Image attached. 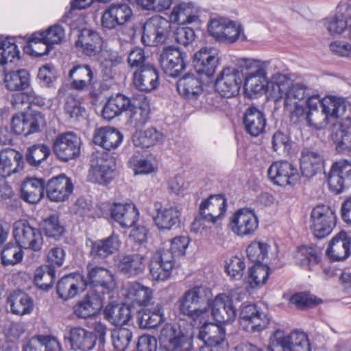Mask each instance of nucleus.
I'll return each instance as SVG.
<instances>
[{
	"mask_svg": "<svg viewBox=\"0 0 351 351\" xmlns=\"http://www.w3.org/2000/svg\"><path fill=\"white\" fill-rule=\"evenodd\" d=\"M272 93L276 100L284 99L285 108L292 117H301L306 108L302 100L308 97V87L302 83H293L286 75L276 73L272 77Z\"/></svg>",
	"mask_w": 351,
	"mask_h": 351,
	"instance_id": "obj_1",
	"label": "nucleus"
},
{
	"mask_svg": "<svg viewBox=\"0 0 351 351\" xmlns=\"http://www.w3.org/2000/svg\"><path fill=\"white\" fill-rule=\"evenodd\" d=\"M211 290L205 285H197L187 290L179 300V308L182 314L189 317L197 326L206 320L208 311L206 308H196L197 306L209 301Z\"/></svg>",
	"mask_w": 351,
	"mask_h": 351,
	"instance_id": "obj_2",
	"label": "nucleus"
},
{
	"mask_svg": "<svg viewBox=\"0 0 351 351\" xmlns=\"http://www.w3.org/2000/svg\"><path fill=\"white\" fill-rule=\"evenodd\" d=\"M350 107V104L342 97L329 96L322 99V110L313 112L305 110L304 117L308 124L316 129L325 128L331 121L341 118Z\"/></svg>",
	"mask_w": 351,
	"mask_h": 351,
	"instance_id": "obj_3",
	"label": "nucleus"
},
{
	"mask_svg": "<svg viewBox=\"0 0 351 351\" xmlns=\"http://www.w3.org/2000/svg\"><path fill=\"white\" fill-rule=\"evenodd\" d=\"M227 210V199L221 194L210 195L199 204V215L191 224L195 232L206 229L205 222L215 224L221 220Z\"/></svg>",
	"mask_w": 351,
	"mask_h": 351,
	"instance_id": "obj_4",
	"label": "nucleus"
},
{
	"mask_svg": "<svg viewBox=\"0 0 351 351\" xmlns=\"http://www.w3.org/2000/svg\"><path fill=\"white\" fill-rule=\"evenodd\" d=\"M244 295V292L237 289L228 293L217 294L213 300H209L208 306L215 320L220 324L232 322L236 317L234 301H241Z\"/></svg>",
	"mask_w": 351,
	"mask_h": 351,
	"instance_id": "obj_5",
	"label": "nucleus"
},
{
	"mask_svg": "<svg viewBox=\"0 0 351 351\" xmlns=\"http://www.w3.org/2000/svg\"><path fill=\"white\" fill-rule=\"evenodd\" d=\"M244 66L248 71L245 88L256 94L264 93L268 84L267 74L272 71L271 62L247 59L244 62Z\"/></svg>",
	"mask_w": 351,
	"mask_h": 351,
	"instance_id": "obj_6",
	"label": "nucleus"
},
{
	"mask_svg": "<svg viewBox=\"0 0 351 351\" xmlns=\"http://www.w3.org/2000/svg\"><path fill=\"white\" fill-rule=\"evenodd\" d=\"M90 169L88 173L90 181L100 184H107L112 178L115 169V160L104 151L93 152L90 158Z\"/></svg>",
	"mask_w": 351,
	"mask_h": 351,
	"instance_id": "obj_7",
	"label": "nucleus"
},
{
	"mask_svg": "<svg viewBox=\"0 0 351 351\" xmlns=\"http://www.w3.org/2000/svg\"><path fill=\"white\" fill-rule=\"evenodd\" d=\"M335 211L327 205H318L311 213L310 230L315 237L324 239L331 234L336 226Z\"/></svg>",
	"mask_w": 351,
	"mask_h": 351,
	"instance_id": "obj_8",
	"label": "nucleus"
},
{
	"mask_svg": "<svg viewBox=\"0 0 351 351\" xmlns=\"http://www.w3.org/2000/svg\"><path fill=\"white\" fill-rule=\"evenodd\" d=\"M158 339L165 351H190L192 347L191 336L179 326L171 324L162 327Z\"/></svg>",
	"mask_w": 351,
	"mask_h": 351,
	"instance_id": "obj_9",
	"label": "nucleus"
},
{
	"mask_svg": "<svg viewBox=\"0 0 351 351\" xmlns=\"http://www.w3.org/2000/svg\"><path fill=\"white\" fill-rule=\"evenodd\" d=\"M13 235L19 245L24 249L38 252L42 249L43 239L39 229L28 222L19 220L14 223Z\"/></svg>",
	"mask_w": 351,
	"mask_h": 351,
	"instance_id": "obj_10",
	"label": "nucleus"
},
{
	"mask_svg": "<svg viewBox=\"0 0 351 351\" xmlns=\"http://www.w3.org/2000/svg\"><path fill=\"white\" fill-rule=\"evenodd\" d=\"M171 31V23L167 19L155 16L149 19L143 26L142 42L147 46L164 43Z\"/></svg>",
	"mask_w": 351,
	"mask_h": 351,
	"instance_id": "obj_11",
	"label": "nucleus"
},
{
	"mask_svg": "<svg viewBox=\"0 0 351 351\" xmlns=\"http://www.w3.org/2000/svg\"><path fill=\"white\" fill-rule=\"evenodd\" d=\"M80 138L73 132L58 134L52 144L53 152L61 161L66 162L77 158L80 154Z\"/></svg>",
	"mask_w": 351,
	"mask_h": 351,
	"instance_id": "obj_12",
	"label": "nucleus"
},
{
	"mask_svg": "<svg viewBox=\"0 0 351 351\" xmlns=\"http://www.w3.org/2000/svg\"><path fill=\"white\" fill-rule=\"evenodd\" d=\"M160 63L166 75L176 77L186 69L187 55L178 47H166L160 53Z\"/></svg>",
	"mask_w": 351,
	"mask_h": 351,
	"instance_id": "obj_13",
	"label": "nucleus"
},
{
	"mask_svg": "<svg viewBox=\"0 0 351 351\" xmlns=\"http://www.w3.org/2000/svg\"><path fill=\"white\" fill-rule=\"evenodd\" d=\"M239 322L244 330L254 332L266 328L269 319L256 305L244 302L241 306Z\"/></svg>",
	"mask_w": 351,
	"mask_h": 351,
	"instance_id": "obj_14",
	"label": "nucleus"
},
{
	"mask_svg": "<svg viewBox=\"0 0 351 351\" xmlns=\"http://www.w3.org/2000/svg\"><path fill=\"white\" fill-rule=\"evenodd\" d=\"M230 227L232 232L239 237L252 236L258 227V217L253 210L241 208L231 217Z\"/></svg>",
	"mask_w": 351,
	"mask_h": 351,
	"instance_id": "obj_15",
	"label": "nucleus"
},
{
	"mask_svg": "<svg viewBox=\"0 0 351 351\" xmlns=\"http://www.w3.org/2000/svg\"><path fill=\"white\" fill-rule=\"evenodd\" d=\"M242 83L241 72L236 68L223 69L215 81L216 91L224 97L230 98L237 96Z\"/></svg>",
	"mask_w": 351,
	"mask_h": 351,
	"instance_id": "obj_16",
	"label": "nucleus"
},
{
	"mask_svg": "<svg viewBox=\"0 0 351 351\" xmlns=\"http://www.w3.org/2000/svg\"><path fill=\"white\" fill-rule=\"evenodd\" d=\"M269 180L280 186H294L299 181L298 169L287 161H276L267 170Z\"/></svg>",
	"mask_w": 351,
	"mask_h": 351,
	"instance_id": "obj_17",
	"label": "nucleus"
},
{
	"mask_svg": "<svg viewBox=\"0 0 351 351\" xmlns=\"http://www.w3.org/2000/svg\"><path fill=\"white\" fill-rule=\"evenodd\" d=\"M175 265L168 250L160 247L153 254L149 263V272L153 280L165 281L171 275Z\"/></svg>",
	"mask_w": 351,
	"mask_h": 351,
	"instance_id": "obj_18",
	"label": "nucleus"
},
{
	"mask_svg": "<svg viewBox=\"0 0 351 351\" xmlns=\"http://www.w3.org/2000/svg\"><path fill=\"white\" fill-rule=\"evenodd\" d=\"M87 285L93 287L95 291L103 294L110 293L116 282L112 272L101 266L87 265Z\"/></svg>",
	"mask_w": 351,
	"mask_h": 351,
	"instance_id": "obj_19",
	"label": "nucleus"
},
{
	"mask_svg": "<svg viewBox=\"0 0 351 351\" xmlns=\"http://www.w3.org/2000/svg\"><path fill=\"white\" fill-rule=\"evenodd\" d=\"M328 183L330 189L336 193L351 186V162L346 159L335 162L330 170Z\"/></svg>",
	"mask_w": 351,
	"mask_h": 351,
	"instance_id": "obj_20",
	"label": "nucleus"
},
{
	"mask_svg": "<svg viewBox=\"0 0 351 351\" xmlns=\"http://www.w3.org/2000/svg\"><path fill=\"white\" fill-rule=\"evenodd\" d=\"M276 341L273 351H311L308 337L302 332L294 331L288 335L277 332Z\"/></svg>",
	"mask_w": 351,
	"mask_h": 351,
	"instance_id": "obj_21",
	"label": "nucleus"
},
{
	"mask_svg": "<svg viewBox=\"0 0 351 351\" xmlns=\"http://www.w3.org/2000/svg\"><path fill=\"white\" fill-rule=\"evenodd\" d=\"M219 59L217 49L202 47L193 55V66L198 73L212 76L216 71Z\"/></svg>",
	"mask_w": 351,
	"mask_h": 351,
	"instance_id": "obj_22",
	"label": "nucleus"
},
{
	"mask_svg": "<svg viewBox=\"0 0 351 351\" xmlns=\"http://www.w3.org/2000/svg\"><path fill=\"white\" fill-rule=\"evenodd\" d=\"M86 286L87 280L84 276L79 273L70 274L58 281L56 291L59 298L68 300L83 291Z\"/></svg>",
	"mask_w": 351,
	"mask_h": 351,
	"instance_id": "obj_23",
	"label": "nucleus"
},
{
	"mask_svg": "<svg viewBox=\"0 0 351 351\" xmlns=\"http://www.w3.org/2000/svg\"><path fill=\"white\" fill-rule=\"evenodd\" d=\"M73 191L71 180L64 174L52 178L46 185L47 196L50 201L54 202L67 200Z\"/></svg>",
	"mask_w": 351,
	"mask_h": 351,
	"instance_id": "obj_24",
	"label": "nucleus"
},
{
	"mask_svg": "<svg viewBox=\"0 0 351 351\" xmlns=\"http://www.w3.org/2000/svg\"><path fill=\"white\" fill-rule=\"evenodd\" d=\"M147 267V256L140 252L125 254L117 264L119 271L128 278L141 276Z\"/></svg>",
	"mask_w": 351,
	"mask_h": 351,
	"instance_id": "obj_25",
	"label": "nucleus"
},
{
	"mask_svg": "<svg viewBox=\"0 0 351 351\" xmlns=\"http://www.w3.org/2000/svg\"><path fill=\"white\" fill-rule=\"evenodd\" d=\"M132 16V11L125 3L112 4L106 9L101 17L104 29H112L127 23Z\"/></svg>",
	"mask_w": 351,
	"mask_h": 351,
	"instance_id": "obj_26",
	"label": "nucleus"
},
{
	"mask_svg": "<svg viewBox=\"0 0 351 351\" xmlns=\"http://www.w3.org/2000/svg\"><path fill=\"white\" fill-rule=\"evenodd\" d=\"M68 77L71 80V87L77 91L93 88L95 86L94 74L87 64H77L69 71Z\"/></svg>",
	"mask_w": 351,
	"mask_h": 351,
	"instance_id": "obj_27",
	"label": "nucleus"
},
{
	"mask_svg": "<svg viewBox=\"0 0 351 351\" xmlns=\"http://www.w3.org/2000/svg\"><path fill=\"white\" fill-rule=\"evenodd\" d=\"M121 245L119 236L113 232L106 238L92 242L90 254L95 259H104L119 251Z\"/></svg>",
	"mask_w": 351,
	"mask_h": 351,
	"instance_id": "obj_28",
	"label": "nucleus"
},
{
	"mask_svg": "<svg viewBox=\"0 0 351 351\" xmlns=\"http://www.w3.org/2000/svg\"><path fill=\"white\" fill-rule=\"evenodd\" d=\"M134 84L141 91L150 92L159 84L157 69L152 64L145 65L134 73Z\"/></svg>",
	"mask_w": 351,
	"mask_h": 351,
	"instance_id": "obj_29",
	"label": "nucleus"
},
{
	"mask_svg": "<svg viewBox=\"0 0 351 351\" xmlns=\"http://www.w3.org/2000/svg\"><path fill=\"white\" fill-rule=\"evenodd\" d=\"M23 155L14 149H7L0 152V176L9 177L23 169Z\"/></svg>",
	"mask_w": 351,
	"mask_h": 351,
	"instance_id": "obj_30",
	"label": "nucleus"
},
{
	"mask_svg": "<svg viewBox=\"0 0 351 351\" xmlns=\"http://www.w3.org/2000/svg\"><path fill=\"white\" fill-rule=\"evenodd\" d=\"M351 238L344 231L339 232L330 241L326 254L332 261H343L351 254Z\"/></svg>",
	"mask_w": 351,
	"mask_h": 351,
	"instance_id": "obj_31",
	"label": "nucleus"
},
{
	"mask_svg": "<svg viewBox=\"0 0 351 351\" xmlns=\"http://www.w3.org/2000/svg\"><path fill=\"white\" fill-rule=\"evenodd\" d=\"M75 46L86 56H94L101 51L102 40L97 32L83 29L75 42Z\"/></svg>",
	"mask_w": 351,
	"mask_h": 351,
	"instance_id": "obj_32",
	"label": "nucleus"
},
{
	"mask_svg": "<svg viewBox=\"0 0 351 351\" xmlns=\"http://www.w3.org/2000/svg\"><path fill=\"white\" fill-rule=\"evenodd\" d=\"M243 122L245 131L256 137L265 132L267 120L262 111L250 106L245 112Z\"/></svg>",
	"mask_w": 351,
	"mask_h": 351,
	"instance_id": "obj_33",
	"label": "nucleus"
},
{
	"mask_svg": "<svg viewBox=\"0 0 351 351\" xmlns=\"http://www.w3.org/2000/svg\"><path fill=\"white\" fill-rule=\"evenodd\" d=\"M324 163L323 156L319 151L304 149L300 158V169L303 176L312 178L320 171Z\"/></svg>",
	"mask_w": 351,
	"mask_h": 351,
	"instance_id": "obj_34",
	"label": "nucleus"
},
{
	"mask_svg": "<svg viewBox=\"0 0 351 351\" xmlns=\"http://www.w3.org/2000/svg\"><path fill=\"white\" fill-rule=\"evenodd\" d=\"M123 140V135L116 129L104 127L95 130L93 142L106 150L117 148Z\"/></svg>",
	"mask_w": 351,
	"mask_h": 351,
	"instance_id": "obj_35",
	"label": "nucleus"
},
{
	"mask_svg": "<svg viewBox=\"0 0 351 351\" xmlns=\"http://www.w3.org/2000/svg\"><path fill=\"white\" fill-rule=\"evenodd\" d=\"M111 217L121 227L130 228L138 220V211L133 204H116L111 209Z\"/></svg>",
	"mask_w": 351,
	"mask_h": 351,
	"instance_id": "obj_36",
	"label": "nucleus"
},
{
	"mask_svg": "<svg viewBox=\"0 0 351 351\" xmlns=\"http://www.w3.org/2000/svg\"><path fill=\"white\" fill-rule=\"evenodd\" d=\"M7 304L12 314L20 316L30 314L34 307L32 298L20 291L10 293L7 298Z\"/></svg>",
	"mask_w": 351,
	"mask_h": 351,
	"instance_id": "obj_37",
	"label": "nucleus"
},
{
	"mask_svg": "<svg viewBox=\"0 0 351 351\" xmlns=\"http://www.w3.org/2000/svg\"><path fill=\"white\" fill-rule=\"evenodd\" d=\"M205 322L199 328L198 338L204 342V346H219L225 340L224 328L219 324Z\"/></svg>",
	"mask_w": 351,
	"mask_h": 351,
	"instance_id": "obj_38",
	"label": "nucleus"
},
{
	"mask_svg": "<svg viewBox=\"0 0 351 351\" xmlns=\"http://www.w3.org/2000/svg\"><path fill=\"white\" fill-rule=\"evenodd\" d=\"M103 305L102 298L96 294L88 293L73 307L75 315L80 318L95 315Z\"/></svg>",
	"mask_w": 351,
	"mask_h": 351,
	"instance_id": "obj_39",
	"label": "nucleus"
},
{
	"mask_svg": "<svg viewBox=\"0 0 351 351\" xmlns=\"http://www.w3.org/2000/svg\"><path fill=\"white\" fill-rule=\"evenodd\" d=\"M181 212L176 206H169L157 210L154 221L159 230H170L180 222Z\"/></svg>",
	"mask_w": 351,
	"mask_h": 351,
	"instance_id": "obj_40",
	"label": "nucleus"
},
{
	"mask_svg": "<svg viewBox=\"0 0 351 351\" xmlns=\"http://www.w3.org/2000/svg\"><path fill=\"white\" fill-rule=\"evenodd\" d=\"M45 186L43 179L28 178L21 186V198L29 203L36 204L43 197Z\"/></svg>",
	"mask_w": 351,
	"mask_h": 351,
	"instance_id": "obj_41",
	"label": "nucleus"
},
{
	"mask_svg": "<svg viewBox=\"0 0 351 351\" xmlns=\"http://www.w3.org/2000/svg\"><path fill=\"white\" fill-rule=\"evenodd\" d=\"M103 313L106 319L115 326L126 324L132 317L128 306L114 302L108 304Z\"/></svg>",
	"mask_w": 351,
	"mask_h": 351,
	"instance_id": "obj_42",
	"label": "nucleus"
},
{
	"mask_svg": "<svg viewBox=\"0 0 351 351\" xmlns=\"http://www.w3.org/2000/svg\"><path fill=\"white\" fill-rule=\"evenodd\" d=\"M125 295L133 304L146 306L153 298V291L140 282H132L127 285Z\"/></svg>",
	"mask_w": 351,
	"mask_h": 351,
	"instance_id": "obj_43",
	"label": "nucleus"
},
{
	"mask_svg": "<svg viewBox=\"0 0 351 351\" xmlns=\"http://www.w3.org/2000/svg\"><path fill=\"white\" fill-rule=\"evenodd\" d=\"M69 341L73 350L88 351L95 345L96 338L92 332L82 328L76 327L70 330Z\"/></svg>",
	"mask_w": 351,
	"mask_h": 351,
	"instance_id": "obj_44",
	"label": "nucleus"
},
{
	"mask_svg": "<svg viewBox=\"0 0 351 351\" xmlns=\"http://www.w3.org/2000/svg\"><path fill=\"white\" fill-rule=\"evenodd\" d=\"M129 106L130 98L122 94H117L108 99L103 108L101 115L104 119L110 121L125 112Z\"/></svg>",
	"mask_w": 351,
	"mask_h": 351,
	"instance_id": "obj_45",
	"label": "nucleus"
},
{
	"mask_svg": "<svg viewBox=\"0 0 351 351\" xmlns=\"http://www.w3.org/2000/svg\"><path fill=\"white\" fill-rule=\"evenodd\" d=\"M177 90L188 99L196 97L202 93V82L195 75L186 73L178 80Z\"/></svg>",
	"mask_w": 351,
	"mask_h": 351,
	"instance_id": "obj_46",
	"label": "nucleus"
},
{
	"mask_svg": "<svg viewBox=\"0 0 351 351\" xmlns=\"http://www.w3.org/2000/svg\"><path fill=\"white\" fill-rule=\"evenodd\" d=\"M169 18L180 25L191 23L198 19V12L191 4L183 3L173 7Z\"/></svg>",
	"mask_w": 351,
	"mask_h": 351,
	"instance_id": "obj_47",
	"label": "nucleus"
},
{
	"mask_svg": "<svg viewBox=\"0 0 351 351\" xmlns=\"http://www.w3.org/2000/svg\"><path fill=\"white\" fill-rule=\"evenodd\" d=\"M65 38V29L60 24L49 27L45 31L34 32V40H44L51 48L53 45L62 43Z\"/></svg>",
	"mask_w": 351,
	"mask_h": 351,
	"instance_id": "obj_48",
	"label": "nucleus"
},
{
	"mask_svg": "<svg viewBox=\"0 0 351 351\" xmlns=\"http://www.w3.org/2000/svg\"><path fill=\"white\" fill-rule=\"evenodd\" d=\"M4 81L6 88L10 91L25 90L30 84L29 74L25 69L5 73Z\"/></svg>",
	"mask_w": 351,
	"mask_h": 351,
	"instance_id": "obj_49",
	"label": "nucleus"
},
{
	"mask_svg": "<svg viewBox=\"0 0 351 351\" xmlns=\"http://www.w3.org/2000/svg\"><path fill=\"white\" fill-rule=\"evenodd\" d=\"M132 140L137 147H150L163 141V134L155 128H151L145 130L136 132Z\"/></svg>",
	"mask_w": 351,
	"mask_h": 351,
	"instance_id": "obj_50",
	"label": "nucleus"
},
{
	"mask_svg": "<svg viewBox=\"0 0 351 351\" xmlns=\"http://www.w3.org/2000/svg\"><path fill=\"white\" fill-rule=\"evenodd\" d=\"M20 51L14 38H0V64L5 65L19 60Z\"/></svg>",
	"mask_w": 351,
	"mask_h": 351,
	"instance_id": "obj_51",
	"label": "nucleus"
},
{
	"mask_svg": "<svg viewBox=\"0 0 351 351\" xmlns=\"http://www.w3.org/2000/svg\"><path fill=\"white\" fill-rule=\"evenodd\" d=\"M56 279V271L49 265H42L37 268L34 275L36 285L40 289H51Z\"/></svg>",
	"mask_w": 351,
	"mask_h": 351,
	"instance_id": "obj_52",
	"label": "nucleus"
},
{
	"mask_svg": "<svg viewBox=\"0 0 351 351\" xmlns=\"http://www.w3.org/2000/svg\"><path fill=\"white\" fill-rule=\"evenodd\" d=\"M50 154L51 149L49 146L43 143H38L28 147L25 158L31 166L38 167Z\"/></svg>",
	"mask_w": 351,
	"mask_h": 351,
	"instance_id": "obj_53",
	"label": "nucleus"
},
{
	"mask_svg": "<svg viewBox=\"0 0 351 351\" xmlns=\"http://www.w3.org/2000/svg\"><path fill=\"white\" fill-rule=\"evenodd\" d=\"M269 267L266 265L256 264L249 269L247 282L252 289L263 286L269 277Z\"/></svg>",
	"mask_w": 351,
	"mask_h": 351,
	"instance_id": "obj_54",
	"label": "nucleus"
},
{
	"mask_svg": "<svg viewBox=\"0 0 351 351\" xmlns=\"http://www.w3.org/2000/svg\"><path fill=\"white\" fill-rule=\"evenodd\" d=\"M337 147L340 151H351V118L347 116L340 123L337 132Z\"/></svg>",
	"mask_w": 351,
	"mask_h": 351,
	"instance_id": "obj_55",
	"label": "nucleus"
},
{
	"mask_svg": "<svg viewBox=\"0 0 351 351\" xmlns=\"http://www.w3.org/2000/svg\"><path fill=\"white\" fill-rule=\"evenodd\" d=\"M129 121L135 127L144 125L149 118V110L147 108L138 106L135 101L130 99V106L127 108L126 112Z\"/></svg>",
	"mask_w": 351,
	"mask_h": 351,
	"instance_id": "obj_56",
	"label": "nucleus"
},
{
	"mask_svg": "<svg viewBox=\"0 0 351 351\" xmlns=\"http://www.w3.org/2000/svg\"><path fill=\"white\" fill-rule=\"evenodd\" d=\"M296 261L303 267L311 269L319 261L317 250L312 247L301 246L295 255Z\"/></svg>",
	"mask_w": 351,
	"mask_h": 351,
	"instance_id": "obj_57",
	"label": "nucleus"
},
{
	"mask_svg": "<svg viewBox=\"0 0 351 351\" xmlns=\"http://www.w3.org/2000/svg\"><path fill=\"white\" fill-rule=\"evenodd\" d=\"M24 136L40 131V128L45 125V116L41 112H32L24 114Z\"/></svg>",
	"mask_w": 351,
	"mask_h": 351,
	"instance_id": "obj_58",
	"label": "nucleus"
},
{
	"mask_svg": "<svg viewBox=\"0 0 351 351\" xmlns=\"http://www.w3.org/2000/svg\"><path fill=\"white\" fill-rule=\"evenodd\" d=\"M1 263L3 265H14L21 261L23 252L19 244L8 243L1 254Z\"/></svg>",
	"mask_w": 351,
	"mask_h": 351,
	"instance_id": "obj_59",
	"label": "nucleus"
},
{
	"mask_svg": "<svg viewBox=\"0 0 351 351\" xmlns=\"http://www.w3.org/2000/svg\"><path fill=\"white\" fill-rule=\"evenodd\" d=\"M269 245L264 242L254 241L247 247V256L252 262L261 263L268 254Z\"/></svg>",
	"mask_w": 351,
	"mask_h": 351,
	"instance_id": "obj_60",
	"label": "nucleus"
},
{
	"mask_svg": "<svg viewBox=\"0 0 351 351\" xmlns=\"http://www.w3.org/2000/svg\"><path fill=\"white\" fill-rule=\"evenodd\" d=\"M111 337L114 349L117 351H124L130 343L132 333L126 328H120L112 332Z\"/></svg>",
	"mask_w": 351,
	"mask_h": 351,
	"instance_id": "obj_61",
	"label": "nucleus"
},
{
	"mask_svg": "<svg viewBox=\"0 0 351 351\" xmlns=\"http://www.w3.org/2000/svg\"><path fill=\"white\" fill-rule=\"evenodd\" d=\"M350 19H347L343 15H336L327 19L325 25L328 33L332 36L341 34L345 30L348 31Z\"/></svg>",
	"mask_w": 351,
	"mask_h": 351,
	"instance_id": "obj_62",
	"label": "nucleus"
},
{
	"mask_svg": "<svg viewBox=\"0 0 351 351\" xmlns=\"http://www.w3.org/2000/svg\"><path fill=\"white\" fill-rule=\"evenodd\" d=\"M223 37L221 42L226 43H234L239 38L245 39L242 26L230 20H229V23L226 25Z\"/></svg>",
	"mask_w": 351,
	"mask_h": 351,
	"instance_id": "obj_63",
	"label": "nucleus"
},
{
	"mask_svg": "<svg viewBox=\"0 0 351 351\" xmlns=\"http://www.w3.org/2000/svg\"><path fill=\"white\" fill-rule=\"evenodd\" d=\"M271 145L274 152L286 154L291 148V141L287 134L277 131L272 136Z\"/></svg>",
	"mask_w": 351,
	"mask_h": 351,
	"instance_id": "obj_64",
	"label": "nucleus"
}]
</instances>
